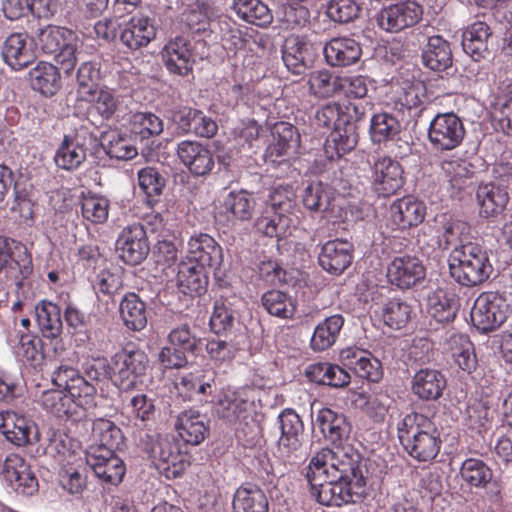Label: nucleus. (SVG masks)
Here are the masks:
<instances>
[{"mask_svg": "<svg viewBox=\"0 0 512 512\" xmlns=\"http://www.w3.org/2000/svg\"><path fill=\"white\" fill-rule=\"evenodd\" d=\"M142 449L149 454L155 468L167 479L180 477L188 466L187 456L172 436L140 430L135 434Z\"/></svg>", "mask_w": 512, "mask_h": 512, "instance_id": "20e7f679", "label": "nucleus"}, {"mask_svg": "<svg viewBox=\"0 0 512 512\" xmlns=\"http://www.w3.org/2000/svg\"><path fill=\"white\" fill-rule=\"evenodd\" d=\"M411 312V307L407 302L400 298H392L383 304L381 315L385 325L398 330L409 322Z\"/></svg>", "mask_w": 512, "mask_h": 512, "instance_id": "69168bd1", "label": "nucleus"}, {"mask_svg": "<svg viewBox=\"0 0 512 512\" xmlns=\"http://www.w3.org/2000/svg\"><path fill=\"white\" fill-rule=\"evenodd\" d=\"M426 208L423 203L405 197L394 201L389 208V217L393 224H421Z\"/></svg>", "mask_w": 512, "mask_h": 512, "instance_id": "603ef678", "label": "nucleus"}, {"mask_svg": "<svg viewBox=\"0 0 512 512\" xmlns=\"http://www.w3.org/2000/svg\"><path fill=\"white\" fill-rule=\"evenodd\" d=\"M88 320L86 315L76 307L66 305V336L77 348L85 347L89 340Z\"/></svg>", "mask_w": 512, "mask_h": 512, "instance_id": "052dcab7", "label": "nucleus"}, {"mask_svg": "<svg viewBox=\"0 0 512 512\" xmlns=\"http://www.w3.org/2000/svg\"><path fill=\"white\" fill-rule=\"evenodd\" d=\"M426 100V87L416 80L403 82L396 93L395 104L408 110L419 108Z\"/></svg>", "mask_w": 512, "mask_h": 512, "instance_id": "338daca9", "label": "nucleus"}, {"mask_svg": "<svg viewBox=\"0 0 512 512\" xmlns=\"http://www.w3.org/2000/svg\"><path fill=\"white\" fill-rule=\"evenodd\" d=\"M85 192L83 187L69 190V193H66V202L70 201L72 204L80 205L83 218L91 224H104L109 213L108 199L96 195H86Z\"/></svg>", "mask_w": 512, "mask_h": 512, "instance_id": "c85d7f7f", "label": "nucleus"}, {"mask_svg": "<svg viewBox=\"0 0 512 512\" xmlns=\"http://www.w3.org/2000/svg\"><path fill=\"white\" fill-rule=\"evenodd\" d=\"M294 192L291 186H278L270 194V208L273 214L267 224H291L294 222L292 209Z\"/></svg>", "mask_w": 512, "mask_h": 512, "instance_id": "37998d69", "label": "nucleus"}, {"mask_svg": "<svg viewBox=\"0 0 512 512\" xmlns=\"http://www.w3.org/2000/svg\"><path fill=\"white\" fill-rule=\"evenodd\" d=\"M447 348L460 369L472 373L478 365L475 348L469 337L462 333H452L446 340Z\"/></svg>", "mask_w": 512, "mask_h": 512, "instance_id": "ea45409f", "label": "nucleus"}, {"mask_svg": "<svg viewBox=\"0 0 512 512\" xmlns=\"http://www.w3.org/2000/svg\"><path fill=\"white\" fill-rule=\"evenodd\" d=\"M3 473L18 494L31 496L38 491V479L30 465L19 454L11 453L6 456Z\"/></svg>", "mask_w": 512, "mask_h": 512, "instance_id": "aec40b11", "label": "nucleus"}, {"mask_svg": "<svg viewBox=\"0 0 512 512\" xmlns=\"http://www.w3.org/2000/svg\"><path fill=\"white\" fill-rule=\"evenodd\" d=\"M491 35V29L485 22L476 21L472 23L463 32V50L470 55L473 60L479 61L488 50V40Z\"/></svg>", "mask_w": 512, "mask_h": 512, "instance_id": "79ce46f5", "label": "nucleus"}, {"mask_svg": "<svg viewBox=\"0 0 512 512\" xmlns=\"http://www.w3.org/2000/svg\"><path fill=\"white\" fill-rule=\"evenodd\" d=\"M280 437L277 441V453L284 461L299 457L302 448L301 436L304 425L293 409L283 410L277 417Z\"/></svg>", "mask_w": 512, "mask_h": 512, "instance_id": "2eb2a0df", "label": "nucleus"}, {"mask_svg": "<svg viewBox=\"0 0 512 512\" xmlns=\"http://www.w3.org/2000/svg\"><path fill=\"white\" fill-rule=\"evenodd\" d=\"M423 8L415 1H399L382 8L377 16L378 26L389 33H398L416 25L422 18Z\"/></svg>", "mask_w": 512, "mask_h": 512, "instance_id": "4468645a", "label": "nucleus"}, {"mask_svg": "<svg viewBox=\"0 0 512 512\" xmlns=\"http://www.w3.org/2000/svg\"><path fill=\"white\" fill-rule=\"evenodd\" d=\"M315 424L323 436L333 443L347 438L351 431L346 417L330 408H323L317 413Z\"/></svg>", "mask_w": 512, "mask_h": 512, "instance_id": "a19ab883", "label": "nucleus"}, {"mask_svg": "<svg viewBox=\"0 0 512 512\" xmlns=\"http://www.w3.org/2000/svg\"><path fill=\"white\" fill-rule=\"evenodd\" d=\"M95 388L75 370L66 368V437L87 439L90 420L86 406L92 402Z\"/></svg>", "mask_w": 512, "mask_h": 512, "instance_id": "39448f33", "label": "nucleus"}, {"mask_svg": "<svg viewBox=\"0 0 512 512\" xmlns=\"http://www.w3.org/2000/svg\"><path fill=\"white\" fill-rule=\"evenodd\" d=\"M35 313L39 329L46 339L48 353L51 347L53 357L60 358L64 353L61 307L50 300H42L36 305Z\"/></svg>", "mask_w": 512, "mask_h": 512, "instance_id": "ddd939ff", "label": "nucleus"}, {"mask_svg": "<svg viewBox=\"0 0 512 512\" xmlns=\"http://www.w3.org/2000/svg\"><path fill=\"white\" fill-rule=\"evenodd\" d=\"M29 79L32 89L45 96L55 95L62 85L59 69L45 61H40L29 71Z\"/></svg>", "mask_w": 512, "mask_h": 512, "instance_id": "4c0bfd02", "label": "nucleus"}, {"mask_svg": "<svg viewBox=\"0 0 512 512\" xmlns=\"http://www.w3.org/2000/svg\"><path fill=\"white\" fill-rule=\"evenodd\" d=\"M149 368L148 355L141 349H123L112 356L113 384L131 391L143 383Z\"/></svg>", "mask_w": 512, "mask_h": 512, "instance_id": "1a4fd4ad", "label": "nucleus"}, {"mask_svg": "<svg viewBox=\"0 0 512 512\" xmlns=\"http://www.w3.org/2000/svg\"><path fill=\"white\" fill-rule=\"evenodd\" d=\"M460 476L470 487L484 488L492 479V470L484 461L469 458L462 463Z\"/></svg>", "mask_w": 512, "mask_h": 512, "instance_id": "0e129e2a", "label": "nucleus"}, {"mask_svg": "<svg viewBox=\"0 0 512 512\" xmlns=\"http://www.w3.org/2000/svg\"><path fill=\"white\" fill-rule=\"evenodd\" d=\"M400 163L390 157H379L373 164L371 188L379 197L394 195L404 183Z\"/></svg>", "mask_w": 512, "mask_h": 512, "instance_id": "dca6fc26", "label": "nucleus"}, {"mask_svg": "<svg viewBox=\"0 0 512 512\" xmlns=\"http://www.w3.org/2000/svg\"><path fill=\"white\" fill-rule=\"evenodd\" d=\"M343 366L354 371L359 377L378 382L383 375L382 365L369 351L358 347H349L340 352Z\"/></svg>", "mask_w": 512, "mask_h": 512, "instance_id": "b1692460", "label": "nucleus"}, {"mask_svg": "<svg viewBox=\"0 0 512 512\" xmlns=\"http://www.w3.org/2000/svg\"><path fill=\"white\" fill-rule=\"evenodd\" d=\"M256 390L252 386L227 389L221 393L216 404L218 417L236 430H245L254 421L253 409Z\"/></svg>", "mask_w": 512, "mask_h": 512, "instance_id": "0eeeda50", "label": "nucleus"}, {"mask_svg": "<svg viewBox=\"0 0 512 512\" xmlns=\"http://www.w3.org/2000/svg\"><path fill=\"white\" fill-rule=\"evenodd\" d=\"M305 375L309 381L327 385L333 388H342L350 383V374L342 367L328 362H318L307 366Z\"/></svg>", "mask_w": 512, "mask_h": 512, "instance_id": "e433bc0d", "label": "nucleus"}, {"mask_svg": "<svg viewBox=\"0 0 512 512\" xmlns=\"http://www.w3.org/2000/svg\"><path fill=\"white\" fill-rule=\"evenodd\" d=\"M138 186L146 196V202L152 206L158 202L165 187V179L154 167H145L138 171Z\"/></svg>", "mask_w": 512, "mask_h": 512, "instance_id": "e2e57ef3", "label": "nucleus"}, {"mask_svg": "<svg viewBox=\"0 0 512 512\" xmlns=\"http://www.w3.org/2000/svg\"><path fill=\"white\" fill-rule=\"evenodd\" d=\"M508 304L498 292H483L475 300L470 317L473 326L482 333L494 331L507 318Z\"/></svg>", "mask_w": 512, "mask_h": 512, "instance_id": "f8f14e48", "label": "nucleus"}, {"mask_svg": "<svg viewBox=\"0 0 512 512\" xmlns=\"http://www.w3.org/2000/svg\"><path fill=\"white\" fill-rule=\"evenodd\" d=\"M252 200L246 192H231L224 203L216 208V224L226 222L248 221L252 214Z\"/></svg>", "mask_w": 512, "mask_h": 512, "instance_id": "f704fd0d", "label": "nucleus"}, {"mask_svg": "<svg viewBox=\"0 0 512 512\" xmlns=\"http://www.w3.org/2000/svg\"><path fill=\"white\" fill-rule=\"evenodd\" d=\"M316 56L314 45L304 37L291 36L282 47V59L287 69L301 75L312 65Z\"/></svg>", "mask_w": 512, "mask_h": 512, "instance_id": "5701e85b", "label": "nucleus"}, {"mask_svg": "<svg viewBox=\"0 0 512 512\" xmlns=\"http://www.w3.org/2000/svg\"><path fill=\"white\" fill-rule=\"evenodd\" d=\"M423 64L433 71H444L452 64V52L449 43L439 35L429 37L422 52Z\"/></svg>", "mask_w": 512, "mask_h": 512, "instance_id": "a18cd8bd", "label": "nucleus"}, {"mask_svg": "<svg viewBox=\"0 0 512 512\" xmlns=\"http://www.w3.org/2000/svg\"><path fill=\"white\" fill-rule=\"evenodd\" d=\"M162 58L166 68L180 76L188 75L195 62L191 42L184 36L170 40L163 48Z\"/></svg>", "mask_w": 512, "mask_h": 512, "instance_id": "a878e982", "label": "nucleus"}, {"mask_svg": "<svg viewBox=\"0 0 512 512\" xmlns=\"http://www.w3.org/2000/svg\"><path fill=\"white\" fill-rule=\"evenodd\" d=\"M33 272L32 257L27 247L15 239L0 237V275L17 287Z\"/></svg>", "mask_w": 512, "mask_h": 512, "instance_id": "9d476101", "label": "nucleus"}, {"mask_svg": "<svg viewBox=\"0 0 512 512\" xmlns=\"http://www.w3.org/2000/svg\"><path fill=\"white\" fill-rule=\"evenodd\" d=\"M362 457L351 445H336L323 448L310 460L316 474L328 473L331 479H338L353 487L355 494H365L366 479L361 468Z\"/></svg>", "mask_w": 512, "mask_h": 512, "instance_id": "f03ea898", "label": "nucleus"}, {"mask_svg": "<svg viewBox=\"0 0 512 512\" xmlns=\"http://www.w3.org/2000/svg\"><path fill=\"white\" fill-rule=\"evenodd\" d=\"M188 252L190 261L179 265L177 284L184 294L201 295L208 283L206 269L216 272L221 267L222 249L211 236L200 234L190 238Z\"/></svg>", "mask_w": 512, "mask_h": 512, "instance_id": "f257e3e1", "label": "nucleus"}, {"mask_svg": "<svg viewBox=\"0 0 512 512\" xmlns=\"http://www.w3.org/2000/svg\"><path fill=\"white\" fill-rule=\"evenodd\" d=\"M358 142L356 126L341 125L334 129L327 138L324 149L331 160L340 158L353 150Z\"/></svg>", "mask_w": 512, "mask_h": 512, "instance_id": "49530a36", "label": "nucleus"}, {"mask_svg": "<svg viewBox=\"0 0 512 512\" xmlns=\"http://www.w3.org/2000/svg\"><path fill=\"white\" fill-rule=\"evenodd\" d=\"M69 448L66 447V491L72 495H81L87 487V468L84 465L83 441L79 437H68Z\"/></svg>", "mask_w": 512, "mask_h": 512, "instance_id": "4be33fe9", "label": "nucleus"}, {"mask_svg": "<svg viewBox=\"0 0 512 512\" xmlns=\"http://www.w3.org/2000/svg\"><path fill=\"white\" fill-rule=\"evenodd\" d=\"M1 55L13 70H22L36 58L34 40L26 32L12 33L4 41Z\"/></svg>", "mask_w": 512, "mask_h": 512, "instance_id": "412c9836", "label": "nucleus"}, {"mask_svg": "<svg viewBox=\"0 0 512 512\" xmlns=\"http://www.w3.org/2000/svg\"><path fill=\"white\" fill-rule=\"evenodd\" d=\"M219 12L212 0H196L185 13V22L191 30L204 32Z\"/></svg>", "mask_w": 512, "mask_h": 512, "instance_id": "5fc2aeb1", "label": "nucleus"}, {"mask_svg": "<svg viewBox=\"0 0 512 512\" xmlns=\"http://www.w3.org/2000/svg\"><path fill=\"white\" fill-rule=\"evenodd\" d=\"M232 8L238 17L257 26H265L272 21L268 6L261 0H234Z\"/></svg>", "mask_w": 512, "mask_h": 512, "instance_id": "6e6d98bb", "label": "nucleus"}, {"mask_svg": "<svg viewBox=\"0 0 512 512\" xmlns=\"http://www.w3.org/2000/svg\"><path fill=\"white\" fill-rule=\"evenodd\" d=\"M426 276L422 261L413 255L394 257L387 267L389 282L400 289H409L420 284Z\"/></svg>", "mask_w": 512, "mask_h": 512, "instance_id": "f3484780", "label": "nucleus"}, {"mask_svg": "<svg viewBox=\"0 0 512 512\" xmlns=\"http://www.w3.org/2000/svg\"><path fill=\"white\" fill-rule=\"evenodd\" d=\"M16 338L17 341L14 344H11V346L14 355L23 364L37 367L41 365L45 358L54 360L58 359L53 357L51 347L50 352L48 353L46 339L42 342L37 335L29 332H17ZM10 343H12V340Z\"/></svg>", "mask_w": 512, "mask_h": 512, "instance_id": "393cba45", "label": "nucleus"}, {"mask_svg": "<svg viewBox=\"0 0 512 512\" xmlns=\"http://www.w3.org/2000/svg\"><path fill=\"white\" fill-rule=\"evenodd\" d=\"M93 443L90 446L108 448L115 452L124 442L121 429L108 419H97L90 422Z\"/></svg>", "mask_w": 512, "mask_h": 512, "instance_id": "8fccbe9b", "label": "nucleus"}, {"mask_svg": "<svg viewBox=\"0 0 512 512\" xmlns=\"http://www.w3.org/2000/svg\"><path fill=\"white\" fill-rule=\"evenodd\" d=\"M0 429L6 439L16 446L32 445L39 441L37 425L14 411L0 413Z\"/></svg>", "mask_w": 512, "mask_h": 512, "instance_id": "6ab92c4d", "label": "nucleus"}, {"mask_svg": "<svg viewBox=\"0 0 512 512\" xmlns=\"http://www.w3.org/2000/svg\"><path fill=\"white\" fill-rule=\"evenodd\" d=\"M341 77L335 76L329 70L314 71L309 75L308 85L312 95L319 98H329L341 91Z\"/></svg>", "mask_w": 512, "mask_h": 512, "instance_id": "680f3d73", "label": "nucleus"}, {"mask_svg": "<svg viewBox=\"0 0 512 512\" xmlns=\"http://www.w3.org/2000/svg\"><path fill=\"white\" fill-rule=\"evenodd\" d=\"M261 302L265 310L272 316L291 319L296 311L294 299L280 290H269L262 295Z\"/></svg>", "mask_w": 512, "mask_h": 512, "instance_id": "13d9d810", "label": "nucleus"}, {"mask_svg": "<svg viewBox=\"0 0 512 512\" xmlns=\"http://www.w3.org/2000/svg\"><path fill=\"white\" fill-rule=\"evenodd\" d=\"M447 386L445 375L438 369L421 368L412 377V393L421 400L435 401L441 398Z\"/></svg>", "mask_w": 512, "mask_h": 512, "instance_id": "cd10ccee", "label": "nucleus"}, {"mask_svg": "<svg viewBox=\"0 0 512 512\" xmlns=\"http://www.w3.org/2000/svg\"><path fill=\"white\" fill-rule=\"evenodd\" d=\"M459 307V298L453 291L438 287L428 295V313L437 322H452L456 318Z\"/></svg>", "mask_w": 512, "mask_h": 512, "instance_id": "72a5a7b5", "label": "nucleus"}, {"mask_svg": "<svg viewBox=\"0 0 512 512\" xmlns=\"http://www.w3.org/2000/svg\"><path fill=\"white\" fill-rule=\"evenodd\" d=\"M466 130L461 118L454 112L436 114L429 123L427 137L436 151H451L464 140Z\"/></svg>", "mask_w": 512, "mask_h": 512, "instance_id": "9b49d317", "label": "nucleus"}, {"mask_svg": "<svg viewBox=\"0 0 512 512\" xmlns=\"http://www.w3.org/2000/svg\"><path fill=\"white\" fill-rule=\"evenodd\" d=\"M398 437L406 452L419 462L433 460L442 443L433 421L416 412L407 414L398 424Z\"/></svg>", "mask_w": 512, "mask_h": 512, "instance_id": "7ed1b4c3", "label": "nucleus"}, {"mask_svg": "<svg viewBox=\"0 0 512 512\" xmlns=\"http://www.w3.org/2000/svg\"><path fill=\"white\" fill-rule=\"evenodd\" d=\"M271 134L273 140L267 148V153L270 156H283L299 146L300 136L297 129L290 123H275L271 129Z\"/></svg>", "mask_w": 512, "mask_h": 512, "instance_id": "09e8293b", "label": "nucleus"}, {"mask_svg": "<svg viewBox=\"0 0 512 512\" xmlns=\"http://www.w3.org/2000/svg\"><path fill=\"white\" fill-rule=\"evenodd\" d=\"M304 471L312 497L322 505L342 506L343 504L357 503L365 495L355 494L356 490L353 487L338 479H331L328 473L317 475L316 470L310 464Z\"/></svg>", "mask_w": 512, "mask_h": 512, "instance_id": "6e6552de", "label": "nucleus"}, {"mask_svg": "<svg viewBox=\"0 0 512 512\" xmlns=\"http://www.w3.org/2000/svg\"><path fill=\"white\" fill-rule=\"evenodd\" d=\"M119 312L124 325L128 329L132 331H141L146 327V305L137 294H126L120 302Z\"/></svg>", "mask_w": 512, "mask_h": 512, "instance_id": "de8ad7c7", "label": "nucleus"}, {"mask_svg": "<svg viewBox=\"0 0 512 512\" xmlns=\"http://www.w3.org/2000/svg\"><path fill=\"white\" fill-rule=\"evenodd\" d=\"M441 168L450 185L451 196H460L473 176L472 165L461 159H447L442 162Z\"/></svg>", "mask_w": 512, "mask_h": 512, "instance_id": "3c124183", "label": "nucleus"}, {"mask_svg": "<svg viewBox=\"0 0 512 512\" xmlns=\"http://www.w3.org/2000/svg\"><path fill=\"white\" fill-rule=\"evenodd\" d=\"M180 161L196 176L208 174L214 167L212 152L197 141L184 140L177 145Z\"/></svg>", "mask_w": 512, "mask_h": 512, "instance_id": "bb28decb", "label": "nucleus"}, {"mask_svg": "<svg viewBox=\"0 0 512 512\" xmlns=\"http://www.w3.org/2000/svg\"><path fill=\"white\" fill-rule=\"evenodd\" d=\"M215 385V373L197 370L182 375L175 382V388L180 395L193 399L201 395H210Z\"/></svg>", "mask_w": 512, "mask_h": 512, "instance_id": "58836bf2", "label": "nucleus"}, {"mask_svg": "<svg viewBox=\"0 0 512 512\" xmlns=\"http://www.w3.org/2000/svg\"><path fill=\"white\" fill-rule=\"evenodd\" d=\"M209 420L196 410H186L177 417L176 429L179 436L188 444H200L209 432Z\"/></svg>", "mask_w": 512, "mask_h": 512, "instance_id": "c9c22d12", "label": "nucleus"}, {"mask_svg": "<svg viewBox=\"0 0 512 512\" xmlns=\"http://www.w3.org/2000/svg\"><path fill=\"white\" fill-rule=\"evenodd\" d=\"M326 62L332 67H346L356 63L362 54L360 44L350 37H335L323 47Z\"/></svg>", "mask_w": 512, "mask_h": 512, "instance_id": "7c9ffc66", "label": "nucleus"}, {"mask_svg": "<svg viewBox=\"0 0 512 512\" xmlns=\"http://www.w3.org/2000/svg\"><path fill=\"white\" fill-rule=\"evenodd\" d=\"M100 143L105 153L117 160H129L137 155L136 148L130 140L117 131L105 132L101 135Z\"/></svg>", "mask_w": 512, "mask_h": 512, "instance_id": "bf43d9fd", "label": "nucleus"}, {"mask_svg": "<svg viewBox=\"0 0 512 512\" xmlns=\"http://www.w3.org/2000/svg\"><path fill=\"white\" fill-rule=\"evenodd\" d=\"M116 249L126 264L142 263L150 250L144 226H125L116 241Z\"/></svg>", "mask_w": 512, "mask_h": 512, "instance_id": "a211bd4d", "label": "nucleus"}, {"mask_svg": "<svg viewBox=\"0 0 512 512\" xmlns=\"http://www.w3.org/2000/svg\"><path fill=\"white\" fill-rule=\"evenodd\" d=\"M330 200V188L322 182H311L303 190L302 202L311 211L326 210Z\"/></svg>", "mask_w": 512, "mask_h": 512, "instance_id": "774afa93", "label": "nucleus"}, {"mask_svg": "<svg viewBox=\"0 0 512 512\" xmlns=\"http://www.w3.org/2000/svg\"><path fill=\"white\" fill-rule=\"evenodd\" d=\"M402 129L399 120L392 114L383 112L375 114L370 122V135L374 143L395 140Z\"/></svg>", "mask_w": 512, "mask_h": 512, "instance_id": "4d7b16f0", "label": "nucleus"}, {"mask_svg": "<svg viewBox=\"0 0 512 512\" xmlns=\"http://www.w3.org/2000/svg\"><path fill=\"white\" fill-rule=\"evenodd\" d=\"M345 318L341 314L326 317L318 323L311 337V348L314 351H324L333 346L340 336Z\"/></svg>", "mask_w": 512, "mask_h": 512, "instance_id": "c03bdc74", "label": "nucleus"}, {"mask_svg": "<svg viewBox=\"0 0 512 512\" xmlns=\"http://www.w3.org/2000/svg\"><path fill=\"white\" fill-rule=\"evenodd\" d=\"M352 262V246L346 241L326 242L319 255V264L333 275L342 274Z\"/></svg>", "mask_w": 512, "mask_h": 512, "instance_id": "473e14b6", "label": "nucleus"}, {"mask_svg": "<svg viewBox=\"0 0 512 512\" xmlns=\"http://www.w3.org/2000/svg\"><path fill=\"white\" fill-rule=\"evenodd\" d=\"M476 200L480 216L494 219L504 211L509 201V194L500 185L491 182L482 183L477 188Z\"/></svg>", "mask_w": 512, "mask_h": 512, "instance_id": "2f4dec72", "label": "nucleus"}, {"mask_svg": "<svg viewBox=\"0 0 512 512\" xmlns=\"http://www.w3.org/2000/svg\"><path fill=\"white\" fill-rule=\"evenodd\" d=\"M451 277L463 286H476L489 278L492 265L479 244L468 242L455 248L448 259Z\"/></svg>", "mask_w": 512, "mask_h": 512, "instance_id": "423d86ee", "label": "nucleus"}, {"mask_svg": "<svg viewBox=\"0 0 512 512\" xmlns=\"http://www.w3.org/2000/svg\"><path fill=\"white\" fill-rule=\"evenodd\" d=\"M156 36L152 20L142 14L132 16L120 33L121 43L131 50L147 46Z\"/></svg>", "mask_w": 512, "mask_h": 512, "instance_id": "c756f323", "label": "nucleus"}, {"mask_svg": "<svg viewBox=\"0 0 512 512\" xmlns=\"http://www.w3.org/2000/svg\"><path fill=\"white\" fill-rule=\"evenodd\" d=\"M234 512H268V500L256 486H241L234 493Z\"/></svg>", "mask_w": 512, "mask_h": 512, "instance_id": "864d4df0", "label": "nucleus"}]
</instances>
